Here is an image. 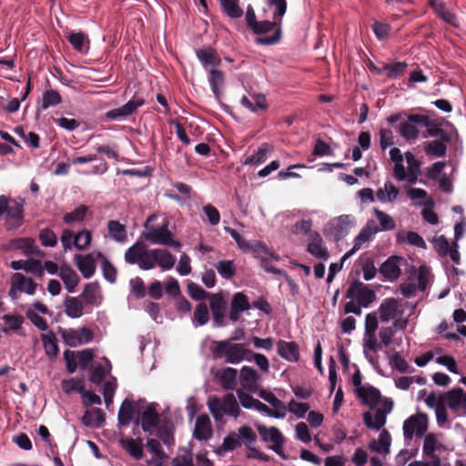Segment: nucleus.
<instances>
[{
  "mask_svg": "<svg viewBox=\"0 0 466 466\" xmlns=\"http://www.w3.org/2000/svg\"><path fill=\"white\" fill-rule=\"evenodd\" d=\"M208 80L215 96L218 98L220 95L219 87L223 86L225 80L224 73L218 69H211Z\"/></svg>",
  "mask_w": 466,
  "mask_h": 466,
  "instance_id": "obj_55",
  "label": "nucleus"
},
{
  "mask_svg": "<svg viewBox=\"0 0 466 466\" xmlns=\"http://www.w3.org/2000/svg\"><path fill=\"white\" fill-rule=\"evenodd\" d=\"M405 158L408 164L407 181L410 184H415L420 173V163L410 151L405 153Z\"/></svg>",
  "mask_w": 466,
  "mask_h": 466,
  "instance_id": "obj_37",
  "label": "nucleus"
},
{
  "mask_svg": "<svg viewBox=\"0 0 466 466\" xmlns=\"http://www.w3.org/2000/svg\"><path fill=\"white\" fill-rule=\"evenodd\" d=\"M158 406L156 402H147L146 399H135L133 395L127 396L121 403V409L124 408H157Z\"/></svg>",
  "mask_w": 466,
  "mask_h": 466,
  "instance_id": "obj_53",
  "label": "nucleus"
},
{
  "mask_svg": "<svg viewBox=\"0 0 466 466\" xmlns=\"http://www.w3.org/2000/svg\"><path fill=\"white\" fill-rule=\"evenodd\" d=\"M421 117L424 118V121L421 122V126L427 128L426 133L423 135L424 137H440L443 142L451 141L449 134L443 130L439 124L431 120L428 116L421 115Z\"/></svg>",
  "mask_w": 466,
  "mask_h": 466,
  "instance_id": "obj_24",
  "label": "nucleus"
},
{
  "mask_svg": "<svg viewBox=\"0 0 466 466\" xmlns=\"http://www.w3.org/2000/svg\"><path fill=\"white\" fill-rule=\"evenodd\" d=\"M243 252L248 253L250 252L254 254L255 257H258L261 253L266 255H271L268 248L262 241L254 240L248 241V247L242 249Z\"/></svg>",
  "mask_w": 466,
  "mask_h": 466,
  "instance_id": "obj_61",
  "label": "nucleus"
},
{
  "mask_svg": "<svg viewBox=\"0 0 466 466\" xmlns=\"http://www.w3.org/2000/svg\"><path fill=\"white\" fill-rule=\"evenodd\" d=\"M91 240H92L91 231L87 230V229H84L82 231H79L75 236V240L73 241V244L78 250H84L90 245Z\"/></svg>",
  "mask_w": 466,
  "mask_h": 466,
  "instance_id": "obj_60",
  "label": "nucleus"
},
{
  "mask_svg": "<svg viewBox=\"0 0 466 466\" xmlns=\"http://www.w3.org/2000/svg\"><path fill=\"white\" fill-rule=\"evenodd\" d=\"M75 262L84 278L90 279L96 272V261L92 255H75Z\"/></svg>",
  "mask_w": 466,
  "mask_h": 466,
  "instance_id": "obj_23",
  "label": "nucleus"
},
{
  "mask_svg": "<svg viewBox=\"0 0 466 466\" xmlns=\"http://www.w3.org/2000/svg\"><path fill=\"white\" fill-rule=\"evenodd\" d=\"M89 208L86 205H79L71 212L66 213L63 217V221L67 225H72L75 222H82L85 220Z\"/></svg>",
  "mask_w": 466,
  "mask_h": 466,
  "instance_id": "obj_45",
  "label": "nucleus"
},
{
  "mask_svg": "<svg viewBox=\"0 0 466 466\" xmlns=\"http://www.w3.org/2000/svg\"><path fill=\"white\" fill-rule=\"evenodd\" d=\"M399 193V188L392 182L387 181L383 187H380L377 190L376 198L382 203L394 202L397 199Z\"/></svg>",
  "mask_w": 466,
  "mask_h": 466,
  "instance_id": "obj_35",
  "label": "nucleus"
},
{
  "mask_svg": "<svg viewBox=\"0 0 466 466\" xmlns=\"http://www.w3.org/2000/svg\"><path fill=\"white\" fill-rule=\"evenodd\" d=\"M462 397L463 390L461 388H455L450 390L446 395H441L439 397L436 408H446V404L449 408H461L460 406Z\"/></svg>",
  "mask_w": 466,
  "mask_h": 466,
  "instance_id": "obj_26",
  "label": "nucleus"
},
{
  "mask_svg": "<svg viewBox=\"0 0 466 466\" xmlns=\"http://www.w3.org/2000/svg\"><path fill=\"white\" fill-rule=\"evenodd\" d=\"M68 42L75 50L80 53H86L88 50L89 40L82 32L70 33L67 36Z\"/></svg>",
  "mask_w": 466,
  "mask_h": 466,
  "instance_id": "obj_44",
  "label": "nucleus"
},
{
  "mask_svg": "<svg viewBox=\"0 0 466 466\" xmlns=\"http://www.w3.org/2000/svg\"><path fill=\"white\" fill-rule=\"evenodd\" d=\"M150 250L144 242L137 241L126 250L125 260L131 265L137 264L143 270L152 269L153 263L149 262Z\"/></svg>",
  "mask_w": 466,
  "mask_h": 466,
  "instance_id": "obj_6",
  "label": "nucleus"
},
{
  "mask_svg": "<svg viewBox=\"0 0 466 466\" xmlns=\"http://www.w3.org/2000/svg\"><path fill=\"white\" fill-rule=\"evenodd\" d=\"M58 276L63 280L67 291L73 293L80 281L77 273L70 266L63 265L60 267Z\"/></svg>",
  "mask_w": 466,
  "mask_h": 466,
  "instance_id": "obj_27",
  "label": "nucleus"
},
{
  "mask_svg": "<svg viewBox=\"0 0 466 466\" xmlns=\"http://www.w3.org/2000/svg\"><path fill=\"white\" fill-rule=\"evenodd\" d=\"M208 408H239L233 393H227L222 398L215 397L208 401Z\"/></svg>",
  "mask_w": 466,
  "mask_h": 466,
  "instance_id": "obj_43",
  "label": "nucleus"
},
{
  "mask_svg": "<svg viewBox=\"0 0 466 466\" xmlns=\"http://www.w3.org/2000/svg\"><path fill=\"white\" fill-rule=\"evenodd\" d=\"M63 390L66 392L76 391L81 395L83 404L86 406L101 404V398L93 391L86 390L81 380H65L63 381Z\"/></svg>",
  "mask_w": 466,
  "mask_h": 466,
  "instance_id": "obj_11",
  "label": "nucleus"
},
{
  "mask_svg": "<svg viewBox=\"0 0 466 466\" xmlns=\"http://www.w3.org/2000/svg\"><path fill=\"white\" fill-rule=\"evenodd\" d=\"M428 429V417L423 413L410 416L403 423V435L406 440L410 441L413 436L421 437Z\"/></svg>",
  "mask_w": 466,
  "mask_h": 466,
  "instance_id": "obj_10",
  "label": "nucleus"
},
{
  "mask_svg": "<svg viewBox=\"0 0 466 466\" xmlns=\"http://www.w3.org/2000/svg\"><path fill=\"white\" fill-rule=\"evenodd\" d=\"M153 263V268L157 265L163 270L171 269L176 262V258L164 248H154L150 250V260Z\"/></svg>",
  "mask_w": 466,
  "mask_h": 466,
  "instance_id": "obj_13",
  "label": "nucleus"
},
{
  "mask_svg": "<svg viewBox=\"0 0 466 466\" xmlns=\"http://www.w3.org/2000/svg\"><path fill=\"white\" fill-rule=\"evenodd\" d=\"M378 311L381 322H389L390 319L402 314V311L398 309V301L394 298L384 299L380 305Z\"/></svg>",
  "mask_w": 466,
  "mask_h": 466,
  "instance_id": "obj_21",
  "label": "nucleus"
},
{
  "mask_svg": "<svg viewBox=\"0 0 466 466\" xmlns=\"http://www.w3.org/2000/svg\"><path fill=\"white\" fill-rule=\"evenodd\" d=\"M198 59L203 66H218L221 64V59L217 51L211 47L201 48L196 51Z\"/></svg>",
  "mask_w": 466,
  "mask_h": 466,
  "instance_id": "obj_34",
  "label": "nucleus"
},
{
  "mask_svg": "<svg viewBox=\"0 0 466 466\" xmlns=\"http://www.w3.org/2000/svg\"><path fill=\"white\" fill-rule=\"evenodd\" d=\"M258 433L266 442L272 443V450L278 454H281V449L283 445V436L280 431L274 428H267L259 426L258 428Z\"/></svg>",
  "mask_w": 466,
  "mask_h": 466,
  "instance_id": "obj_18",
  "label": "nucleus"
},
{
  "mask_svg": "<svg viewBox=\"0 0 466 466\" xmlns=\"http://www.w3.org/2000/svg\"><path fill=\"white\" fill-rule=\"evenodd\" d=\"M84 302L87 305H97L99 297V285L97 282L86 284L82 292Z\"/></svg>",
  "mask_w": 466,
  "mask_h": 466,
  "instance_id": "obj_46",
  "label": "nucleus"
},
{
  "mask_svg": "<svg viewBox=\"0 0 466 466\" xmlns=\"http://www.w3.org/2000/svg\"><path fill=\"white\" fill-rule=\"evenodd\" d=\"M215 347L212 349V354L215 359H225L227 363L238 364L248 359V356L252 353L251 350H247L245 344L232 343V339H224L213 342Z\"/></svg>",
  "mask_w": 466,
  "mask_h": 466,
  "instance_id": "obj_2",
  "label": "nucleus"
},
{
  "mask_svg": "<svg viewBox=\"0 0 466 466\" xmlns=\"http://www.w3.org/2000/svg\"><path fill=\"white\" fill-rule=\"evenodd\" d=\"M391 436L390 432L383 430L377 440L369 442L368 448L381 456H386L390 452Z\"/></svg>",
  "mask_w": 466,
  "mask_h": 466,
  "instance_id": "obj_20",
  "label": "nucleus"
},
{
  "mask_svg": "<svg viewBox=\"0 0 466 466\" xmlns=\"http://www.w3.org/2000/svg\"><path fill=\"white\" fill-rule=\"evenodd\" d=\"M145 239L152 244L168 246L179 249L181 243L173 239V235L168 229V223H165L160 227H150L146 232H143Z\"/></svg>",
  "mask_w": 466,
  "mask_h": 466,
  "instance_id": "obj_7",
  "label": "nucleus"
},
{
  "mask_svg": "<svg viewBox=\"0 0 466 466\" xmlns=\"http://www.w3.org/2000/svg\"><path fill=\"white\" fill-rule=\"evenodd\" d=\"M373 210L380 223L379 232L393 230L396 228V223L394 219L389 214L380 210L377 208H374Z\"/></svg>",
  "mask_w": 466,
  "mask_h": 466,
  "instance_id": "obj_51",
  "label": "nucleus"
},
{
  "mask_svg": "<svg viewBox=\"0 0 466 466\" xmlns=\"http://www.w3.org/2000/svg\"><path fill=\"white\" fill-rule=\"evenodd\" d=\"M379 232V226L374 220H369L365 227L354 238V246L360 249L363 243L370 241L373 237Z\"/></svg>",
  "mask_w": 466,
  "mask_h": 466,
  "instance_id": "obj_29",
  "label": "nucleus"
},
{
  "mask_svg": "<svg viewBox=\"0 0 466 466\" xmlns=\"http://www.w3.org/2000/svg\"><path fill=\"white\" fill-rule=\"evenodd\" d=\"M39 240L44 247H55L57 244L56 233L48 228L39 232Z\"/></svg>",
  "mask_w": 466,
  "mask_h": 466,
  "instance_id": "obj_63",
  "label": "nucleus"
},
{
  "mask_svg": "<svg viewBox=\"0 0 466 466\" xmlns=\"http://www.w3.org/2000/svg\"><path fill=\"white\" fill-rule=\"evenodd\" d=\"M274 150L273 146L268 143H262L256 153L251 156L245 157L244 165H259L264 163L268 154H271Z\"/></svg>",
  "mask_w": 466,
  "mask_h": 466,
  "instance_id": "obj_32",
  "label": "nucleus"
},
{
  "mask_svg": "<svg viewBox=\"0 0 466 466\" xmlns=\"http://www.w3.org/2000/svg\"><path fill=\"white\" fill-rule=\"evenodd\" d=\"M187 292L189 296L195 300H203L208 297L210 298L211 295L208 293L201 286L194 282L187 284Z\"/></svg>",
  "mask_w": 466,
  "mask_h": 466,
  "instance_id": "obj_64",
  "label": "nucleus"
},
{
  "mask_svg": "<svg viewBox=\"0 0 466 466\" xmlns=\"http://www.w3.org/2000/svg\"><path fill=\"white\" fill-rule=\"evenodd\" d=\"M147 448L153 458L147 461V466H163V461L166 454L158 441L155 439H148L147 441Z\"/></svg>",
  "mask_w": 466,
  "mask_h": 466,
  "instance_id": "obj_30",
  "label": "nucleus"
},
{
  "mask_svg": "<svg viewBox=\"0 0 466 466\" xmlns=\"http://www.w3.org/2000/svg\"><path fill=\"white\" fill-rule=\"evenodd\" d=\"M387 120L391 125L401 120L397 131L405 140L414 141L420 135L417 125H421L424 118L420 114H393Z\"/></svg>",
  "mask_w": 466,
  "mask_h": 466,
  "instance_id": "obj_3",
  "label": "nucleus"
},
{
  "mask_svg": "<svg viewBox=\"0 0 466 466\" xmlns=\"http://www.w3.org/2000/svg\"><path fill=\"white\" fill-rule=\"evenodd\" d=\"M236 433L239 439V441H242L246 447L254 445L256 443L257 435L250 427L242 426L238 428Z\"/></svg>",
  "mask_w": 466,
  "mask_h": 466,
  "instance_id": "obj_58",
  "label": "nucleus"
},
{
  "mask_svg": "<svg viewBox=\"0 0 466 466\" xmlns=\"http://www.w3.org/2000/svg\"><path fill=\"white\" fill-rule=\"evenodd\" d=\"M222 11L231 18H240L243 15V10L239 6V2L231 0H218Z\"/></svg>",
  "mask_w": 466,
  "mask_h": 466,
  "instance_id": "obj_50",
  "label": "nucleus"
},
{
  "mask_svg": "<svg viewBox=\"0 0 466 466\" xmlns=\"http://www.w3.org/2000/svg\"><path fill=\"white\" fill-rule=\"evenodd\" d=\"M41 339L43 341L46 354L49 358H56L58 354L59 349L55 334L52 331L48 334H42Z\"/></svg>",
  "mask_w": 466,
  "mask_h": 466,
  "instance_id": "obj_47",
  "label": "nucleus"
},
{
  "mask_svg": "<svg viewBox=\"0 0 466 466\" xmlns=\"http://www.w3.org/2000/svg\"><path fill=\"white\" fill-rule=\"evenodd\" d=\"M59 333L61 334L64 342L67 346L73 348L91 342L94 339L92 330L86 327H82L77 329L60 328Z\"/></svg>",
  "mask_w": 466,
  "mask_h": 466,
  "instance_id": "obj_9",
  "label": "nucleus"
},
{
  "mask_svg": "<svg viewBox=\"0 0 466 466\" xmlns=\"http://www.w3.org/2000/svg\"><path fill=\"white\" fill-rule=\"evenodd\" d=\"M25 200L23 198H11L0 196V218L4 217L5 225L8 230L16 229L24 223V208Z\"/></svg>",
  "mask_w": 466,
  "mask_h": 466,
  "instance_id": "obj_1",
  "label": "nucleus"
},
{
  "mask_svg": "<svg viewBox=\"0 0 466 466\" xmlns=\"http://www.w3.org/2000/svg\"><path fill=\"white\" fill-rule=\"evenodd\" d=\"M307 251L313 257L327 260L329 258V251L322 245V238L319 233H315L311 241L308 244Z\"/></svg>",
  "mask_w": 466,
  "mask_h": 466,
  "instance_id": "obj_33",
  "label": "nucleus"
},
{
  "mask_svg": "<svg viewBox=\"0 0 466 466\" xmlns=\"http://www.w3.org/2000/svg\"><path fill=\"white\" fill-rule=\"evenodd\" d=\"M11 268L15 270L24 269L26 272H38L39 276L43 275V268L41 262L36 259L14 260L11 262Z\"/></svg>",
  "mask_w": 466,
  "mask_h": 466,
  "instance_id": "obj_38",
  "label": "nucleus"
},
{
  "mask_svg": "<svg viewBox=\"0 0 466 466\" xmlns=\"http://www.w3.org/2000/svg\"><path fill=\"white\" fill-rule=\"evenodd\" d=\"M354 393L361 404L368 408H392L394 405L391 398L382 397L380 391L369 383L360 389H354Z\"/></svg>",
  "mask_w": 466,
  "mask_h": 466,
  "instance_id": "obj_5",
  "label": "nucleus"
},
{
  "mask_svg": "<svg viewBox=\"0 0 466 466\" xmlns=\"http://www.w3.org/2000/svg\"><path fill=\"white\" fill-rule=\"evenodd\" d=\"M62 102L61 96L54 89H48L43 93L41 108L47 109L50 106H56Z\"/></svg>",
  "mask_w": 466,
  "mask_h": 466,
  "instance_id": "obj_56",
  "label": "nucleus"
},
{
  "mask_svg": "<svg viewBox=\"0 0 466 466\" xmlns=\"http://www.w3.org/2000/svg\"><path fill=\"white\" fill-rule=\"evenodd\" d=\"M64 305L65 312L68 317L77 319L83 315V302L77 298L67 296L65 299Z\"/></svg>",
  "mask_w": 466,
  "mask_h": 466,
  "instance_id": "obj_39",
  "label": "nucleus"
},
{
  "mask_svg": "<svg viewBox=\"0 0 466 466\" xmlns=\"http://www.w3.org/2000/svg\"><path fill=\"white\" fill-rule=\"evenodd\" d=\"M391 410H368L363 414V420L367 428L380 431L386 423L387 413Z\"/></svg>",
  "mask_w": 466,
  "mask_h": 466,
  "instance_id": "obj_15",
  "label": "nucleus"
},
{
  "mask_svg": "<svg viewBox=\"0 0 466 466\" xmlns=\"http://www.w3.org/2000/svg\"><path fill=\"white\" fill-rule=\"evenodd\" d=\"M406 62H395L393 64H384L385 75L390 79L399 78L402 76L407 68Z\"/></svg>",
  "mask_w": 466,
  "mask_h": 466,
  "instance_id": "obj_54",
  "label": "nucleus"
},
{
  "mask_svg": "<svg viewBox=\"0 0 466 466\" xmlns=\"http://www.w3.org/2000/svg\"><path fill=\"white\" fill-rule=\"evenodd\" d=\"M237 394L243 408H268L266 404L254 399L251 395L242 390H238Z\"/></svg>",
  "mask_w": 466,
  "mask_h": 466,
  "instance_id": "obj_57",
  "label": "nucleus"
},
{
  "mask_svg": "<svg viewBox=\"0 0 466 466\" xmlns=\"http://www.w3.org/2000/svg\"><path fill=\"white\" fill-rule=\"evenodd\" d=\"M82 421L86 426L100 428L105 421L103 410H86Z\"/></svg>",
  "mask_w": 466,
  "mask_h": 466,
  "instance_id": "obj_36",
  "label": "nucleus"
},
{
  "mask_svg": "<svg viewBox=\"0 0 466 466\" xmlns=\"http://www.w3.org/2000/svg\"><path fill=\"white\" fill-rule=\"evenodd\" d=\"M250 308L251 305L246 294L240 291L235 293L230 303L229 319L233 322H237L239 319L240 313L248 310Z\"/></svg>",
  "mask_w": 466,
  "mask_h": 466,
  "instance_id": "obj_14",
  "label": "nucleus"
},
{
  "mask_svg": "<svg viewBox=\"0 0 466 466\" xmlns=\"http://www.w3.org/2000/svg\"><path fill=\"white\" fill-rule=\"evenodd\" d=\"M252 32L258 35L256 44L260 46H273L278 44L282 36L281 24L273 19V21H258L251 28Z\"/></svg>",
  "mask_w": 466,
  "mask_h": 466,
  "instance_id": "obj_4",
  "label": "nucleus"
},
{
  "mask_svg": "<svg viewBox=\"0 0 466 466\" xmlns=\"http://www.w3.org/2000/svg\"><path fill=\"white\" fill-rule=\"evenodd\" d=\"M346 297L350 299H356L357 303L363 308H368L376 299L374 290L360 280H354L349 287Z\"/></svg>",
  "mask_w": 466,
  "mask_h": 466,
  "instance_id": "obj_8",
  "label": "nucleus"
},
{
  "mask_svg": "<svg viewBox=\"0 0 466 466\" xmlns=\"http://www.w3.org/2000/svg\"><path fill=\"white\" fill-rule=\"evenodd\" d=\"M447 143L448 142H443L441 139L430 141L426 144L424 151L428 156L442 157L447 152Z\"/></svg>",
  "mask_w": 466,
  "mask_h": 466,
  "instance_id": "obj_49",
  "label": "nucleus"
},
{
  "mask_svg": "<svg viewBox=\"0 0 466 466\" xmlns=\"http://www.w3.org/2000/svg\"><path fill=\"white\" fill-rule=\"evenodd\" d=\"M209 307L212 314L225 313L227 303L220 293L211 294Z\"/></svg>",
  "mask_w": 466,
  "mask_h": 466,
  "instance_id": "obj_59",
  "label": "nucleus"
},
{
  "mask_svg": "<svg viewBox=\"0 0 466 466\" xmlns=\"http://www.w3.org/2000/svg\"><path fill=\"white\" fill-rule=\"evenodd\" d=\"M402 258L398 256H391L384 261L379 268L380 273L389 280L397 279L401 271L399 266L400 260Z\"/></svg>",
  "mask_w": 466,
  "mask_h": 466,
  "instance_id": "obj_22",
  "label": "nucleus"
},
{
  "mask_svg": "<svg viewBox=\"0 0 466 466\" xmlns=\"http://www.w3.org/2000/svg\"><path fill=\"white\" fill-rule=\"evenodd\" d=\"M193 319L198 323V325H205L208 322L209 313L208 306L204 302H200L197 305Z\"/></svg>",
  "mask_w": 466,
  "mask_h": 466,
  "instance_id": "obj_62",
  "label": "nucleus"
},
{
  "mask_svg": "<svg viewBox=\"0 0 466 466\" xmlns=\"http://www.w3.org/2000/svg\"><path fill=\"white\" fill-rule=\"evenodd\" d=\"M215 377L224 390H232L238 385V370L234 368L227 367L218 370Z\"/></svg>",
  "mask_w": 466,
  "mask_h": 466,
  "instance_id": "obj_19",
  "label": "nucleus"
},
{
  "mask_svg": "<svg viewBox=\"0 0 466 466\" xmlns=\"http://www.w3.org/2000/svg\"><path fill=\"white\" fill-rule=\"evenodd\" d=\"M240 104L251 112H258V110H266L268 108L266 96L260 93L251 94L250 98L243 96L240 99Z\"/></svg>",
  "mask_w": 466,
  "mask_h": 466,
  "instance_id": "obj_25",
  "label": "nucleus"
},
{
  "mask_svg": "<svg viewBox=\"0 0 466 466\" xmlns=\"http://www.w3.org/2000/svg\"><path fill=\"white\" fill-rule=\"evenodd\" d=\"M215 267L218 274L225 279H231L237 272L233 260H219Z\"/></svg>",
  "mask_w": 466,
  "mask_h": 466,
  "instance_id": "obj_52",
  "label": "nucleus"
},
{
  "mask_svg": "<svg viewBox=\"0 0 466 466\" xmlns=\"http://www.w3.org/2000/svg\"><path fill=\"white\" fill-rule=\"evenodd\" d=\"M278 353L289 361H298L299 359V345L294 341L279 340L278 342Z\"/></svg>",
  "mask_w": 466,
  "mask_h": 466,
  "instance_id": "obj_28",
  "label": "nucleus"
},
{
  "mask_svg": "<svg viewBox=\"0 0 466 466\" xmlns=\"http://www.w3.org/2000/svg\"><path fill=\"white\" fill-rule=\"evenodd\" d=\"M145 100L142 97L134 96L128 102L120 107L111 109L106 113V117L110 120L125 118L132 115L136 110L143 106Z\"/></svg>",
  "mask_w": 466,
  "mask_h": 466,
  "instance_id": "obj_12",
  "label": "nucleus"
},
{
  "mask_svg": "<svg viewBox=\"0 0 466 466\" xmlns=\"http://www.w3.org/2000/svg\"><path fill=\"white\" fill-rule=\"evenodd\" d=\"M15 285L19 291L25 292L28 295L35 293L37 284L30 278H25L21 273H15Z\"/></svg>",
  "mask_w": 466,
  "mask_h": 466,
  "instance_id": "obj_41",
  "label": "nucleus"
},
{
  "mask_svg": "<svg viewBox=\"0 0 466 466\" xmlns=\"http://www.w3.org/2000/svg\"><path fill=\"white\" fill-rule=\"evenodd\" d=\"M121 446L135 459L143 458V445L140 440L132 438L120 440Z\"/></svg>",
  "mask_w": 466,
  "mask_h": 466,
  "instance_id": "obj_40",
  "label": "nucleus"
},
{
  "mask_svg": "<svg viewBox=\"0 0 466 466\" xmlns=\"http://www.w3.org/2000/svg\"><path fill=\"white\" fill-rule=\"evenodd\" d=\"M259 379L258 371L249 366H243L240 370V384L243 389L248 391L256 392L258 390Z\"/></svg>",
  "mask_w": 466,
  "mask_h": 466,
  "instance_id": "obj_17",
  "label": "nucleus"
},
{
  "mask_svg": "<svg viewBox=\"0 0 466 466\" xmlns=\"http://www.w3.org/2000/svg\"><path fill=\"white\" fill-rule=\"evenodd\" d=\"M213 431L210 419L204 414L198 416L195 422L193 436L199 441H207L212 438Z\"/></svg>",
  "mask_w": 466,
  "mask_h": 466,
  "instance_id": "obj_16",
  "label": "nucleus"
},
{
  "mask_svg": "<svg viewBox=\"0 0 466 466\" xmlns=\"http://www.w3.org/2000/svg\"><path fill=\"white\" fill-rule=\"evenodd\" d=\"M16 248L22 249L25 255H35L42 257L44 252L35 244L31 238H19L16 241Z\"/></svg>",
  "mask_w": 466,
  "mask_h": 466,
  "instance_id": "obj_48",
  "label": "nucleus"
},
{
  "mask_svg": "<svg viewBox=\"0 0 466 466\" xmlns=\"http://www.w3.org/2000/svg\"><path fill=\"white\" fill-rule=\"evenodd\" d=\"M141 425L145 432L153 434L159 428V417L157 410H145L141 417Z\"/></svg>",
  "mask_w": 466,
  "mask_h": 466,
  "instance_id": "obj_31",
  "label": "nucleus"
},
{
  "mask_svg": "<svg viewBox=\"0 0 466 466\" xmlns=\"http://www.w3.org/2000/svg\"><path fill=\"white\" fill-rule=\"evenodd\" d=\"M109 236L116 242L123 243L127 240V228L117 220H109L107 223Z\"/></svg>",
  "mask_w": 466,
  "mask_h": 466,
  "instance_id": "obj_42",
  "label": "nucleus"
}]
</instances>
